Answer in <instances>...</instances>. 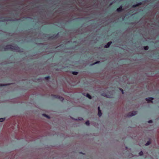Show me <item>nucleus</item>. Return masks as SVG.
Masks as SVG:
<instances>
[{
  "label": "nucleus",
  "mask_w": 159,
  "mask_h": 159,
  "mask_svg": "<svg viewBox=\"0 0 159 159\" xmlns=\"http://www.w3.org/2000/svg\"><path fill=\"white\" fill-rule=\"evenodd\" d=\"M4 49V51H7L9 50L13 51L16 50L17 52H19V48L17 46H13L11 45H7L4 48L3 46H0V51Z\"/></svg>",
  "instance_id": "1"
},
{
  "label": "nucleus",
  "mask_w": 159,
  "mask_h": 159,
  "mask_svg": "<svg viewBox=\"0 0 159 159\" xmlns=\"http://www.w3.org/2000/svg\"><path fill=\"white\" fill-rule=\"evenodd\" d=\"M101 95L104 97H106L107 98H112V95L109 92H107V93L105 92L102 93L101 94Z\"/></svg>",
  "instance_id": "2"
},
{
  "label": "nucleus",
  "mask_w": 159,
  "mask_h": 159,
  "mask_svg": "<svg viewBox=\"0 0 159 159\" xmlns=\"http://www.w3.org/2000/svg\"><path fill=\"white\" fill-rule=\"evenodd\" d=\"M52 96L53 98L59 99L62 102L64 100V98L63 97L58 95L52 94Z\"/></svg>",
  "instance_id": "3"
},
{
  "label": "nucleus",
  "mask_w": 159,
  "mask_h": 159,
  "mask_svg": "<svg viewBox=\"0 0 159 159\" xmlns=\"http://www.w3.org/2000/svg\"><path fill=\"white\" fill-rule=\"evenodd\" d=\"M137 111H133L132 112H129L127 115V116L129 117L132 116L137 114Z\"/></svg>",
  "instance_id": "4"
},
{
  "label": "nucleus",
  "mask_w": 159,
  "mask_h": 159,
  "mask_svg": "<svg viewBox=\"0 0 159 159\" xmlns=\"http://www.w3.org/2000/svg\"><path fill=\"white\" fill-rule=\"evenodd\" d=\"M154 99V98L152 97H149L148 98H146L145 100L147 101L148 103L152 102L153 103L152 100Z\"/></svg>",
  "instance_id": "5"
},
{
  "label": "nucleus",
  "mask_w": 159,
  "mask_h": 159,
  "mask_svg": "<svg viewBox=\"0 0 159 159\" xmlns=\"http://www.w3.org/2000/svg\"><path fill=\"white\" fill-rule=\"evenodd\" d=\"M10 20L8 19L6 17H1L0 18V21L1 22H5L7 21H9Z\"/></svg>",
  "instance_id": "6"
},
{
  "label": "nucleus",
  "mask_w": 159,
  "mask_h": 159,
  "mask_svg": "<svg viewBox=\"0 0 159 159\" xmlns=\"http://www.w3.org/2000/svg\"><path fill=\"white\" fill-rule=\"evenodd\" d=\"M123 6L122 5H120V7L116 9V11L118 12H120L123 10Z\"/></svg>",
  "instance_id": "7"
},
{
  "label": "nucleus",
  "mask_w": 159,
  "mask_h": 159,
  "mask_svg": "<svg viewBox=\"0 0 159 159\" xmlns=\"http://www.w3.org/2000/svg\"><path fill=\"white\" fill-rule=\"evenodd\" d=\"M142 3L141 2H140L138 3L137 4H136L133 5L132 6V7L133 8H135L136 7H138L140 5H142Z\"/></svg>",
  "instance_id": "8"
},
{
  "label": "nucleus",
  "mask_w": 159,
  "mask_h": 159,
  "mask_svg": "<svg viewBox=\"0 0 159 159\" xmlns=\"http://www.w3.org/2000/svg\"><path fill=\"white\" fill-rule=\"evenodd\" d=\"M112 42L111 41L108 42L106 45H105L104 46V48H109L110 46V45L112 43Z\"/></svg>",
  "instance_id": "9"
},
{
  "label": "nucleus",
  "mask_w": 159,
  "mask_h": 159,
  "mask_svg": "<svg viewBox=\"0 0 159 159\" xmlns=\"http://www.w3.org/2000/svg\"><path fill=\"white\" fill-rule=\"evenodd\" d=\"M98 115L99 116V117H101L102 115V113L101 112V110H100V107H98Z\"/></svg>",
  "instance_id": "10"
},
{
  "label": "nucleus",
  "mask_w": 159,
  "mask_h": 159,
  "mask_svg": "<svg viewBox=\"0 0 159 159\" xmlns=\"http://www.w3.org/2000/svg\"><path fill=\"white\" fill-rule=\"evenodd\" d=\"M86 96L89 99H92V97L88 93L86 94Z\"/></svg>",
  "instance_id": "11"
},
{
  "label": "nucleus",
  "mask_w": 159,
  "mask_h": 159,
  "mask_svg": "<svg viewBox=\"0 0 159 159\" xmlns=\"http://www.w3.org/2000/svg\"><path fill=\"white\" fill-rule=\"evenodd\" d=\"M72 74L74 75H77L78 74V72L77 71H74L72 72Z\"/></svg>",
  "instance_id": "12"
},
{
  "label": "nucleus",
  "mask_w": 159,
  "mask_h": 159,
  "mask_svg": "<svg viewBox=\"0 0 159 159\" xmlns=\"http://www.w3.org/2000/svg\"><path fill=\"white\" fill-rule=\"evenodd\" d=\"M151 143V142L150 141H148L145 144L146 146H148Z\"/></svg>",
  "instance_id": "13"
},
{
  "label": "nucleus",
  "mask_w": 159,
  "mask_h": 159,
  "mask_svg": "<svg viewBox=\"0 0 159 159\" xmlns=\"http://www.w3.org/2000/svg\"><path fill=\"white\" fill-rule=\"evenodd\" d=\"M55 39L54 37V35H52L48 39Z\"/></svg>",
  "instance_id": "14"
},
{
  "label": "nucleus",
  "mask_w": 159,
  "mask_h": 159,
  "mask_svg": "<svg viewBox=\"0 0 159 159\" xmlns=\"http://www.w3.org/2000/svg\"><path fill=\"white\" fill-rule=\"evenodd\" d=\"M43 115L46 117V118H48V119H50V117H49V116L48 115H47L46 114H43Z\"/></svg>",
  "instance_id": "15"
},
{
  "label": "nucleus",
  "mask_w": 159,
  "mask_h": 159,
  "mask_svg": "<svg viewBox=\"0 0 159 159\" xmlns=\"http://www.w3.org/2000/svg\"><path fill=\"white\" fill-rule=\"evenodd\" d=\"M143 48L145 50H147L148 49L149 47H148V46H144L143 47Z\"/></svg>",
  "instance_id": "16"
},
{
  "label": "nucleus",
  "mask_w": 159,
  "mask_h": 159,
  "mask_svg": "<svg viewBox=\"0 0 159 159\" xmlns=\"http://www.w3.org/2000/svg\"><path fill=\"white\" fill-rule=\"evenodd\" d=\"M50 77L49 76H48L45 77L44 79L45 80H48L49 79H50Z\"/></svg>",
  "instance_id": "17"
},
{
  "label": "nucleus",
  "mask_w": 159,
  "mask_h": 159,
  "mask_svg": "<svg viewBox=\"0 0 159 159\" xmlns=\"http://www.w3.org/2000/svg\"><path fill=\"white\" fill-rule=\"evenodd\" d=\"M5 120V118H0V122H3Z\"/></svg>",
  "instance_id": "18"
},
{
  "label": "nucleus",
  "mask_w": 159,
  "mask_h": 159,
  "mask_svg": "<svg viewBox=\"0 0 159 159\" xmlns=\"http://www.w3.org/2000/svg\"><path fill=\"white\" fill-rule=\"evenodd\" d=\"M85 124L87 125H89V120H87V121L86 122H85Z\"/></svg>",
  "instance_id": "19"
},
{
  "label": "nucleus",
  "mask_w": 159,
  "mask_h": 159,
  "mask_svg": "<svg viewBox=\"0 0 159 159\" xmlns=\"http://www.w3.org/2000/svg\"><path fill=\"white\" fill-rule=\"evenodd\" d=\"M59 35V33H58L57 34L55 35H54V37L55 39H57Z\"/></svg>",
  "instance_id": "20"
},
{
  "label": "nucleus",
  "mask_w": 159,
  "mask_h": 159,
  "mask_svg": "<svg viewBox=\"0 0 159 159\" xmlns=\"http://www.w3.org/2000/svg\"><path fill=\"white\" fill-rule=\"evenodd\" d=\"M143 153L142 151H141L139 153V155L140 156H142L143 155Z\"/></svg>",
  "instance_id": "21"
},
{
  "label": "nucleus",
  "mask_w": 159,
  "mask_h": 159,
  "mask_svg": "<svg viewBox=\"0 0 159 159\" xmlns=\"http://www.w3.org/2000/svg\"><path fill=\"white\" fill-rule=\"evenodd\" d=\"M152 120H149L148 121V122L149 123H152Z\"/></svg>",
  "instance_id": "22"
},
{
  "label": "nucleus",
  "mask_w": 159,
  "mask_h": 159,
  "mask_svg": "<svg viewBox=\"0 0 159 159\" xmlns=\"http://www.w3.org/2000/svg\"><path fill=\"white\" fill-rule=\"evenodd\" d=\"M5 85L3 84H0V87L3 86Z\"/></svg>",
  "instance_id": "23"
},
{
  "label": "nucleus",
  "mask_w": 159,
  "mask_h": 159,
  "mask_svg": "<svg viewBox=\"0 0 159 159\" xmlns=\"http://www.w3.org/2000/svg\"><path fill=\"white\" fill-rule=\"evenodd\" d=\"M99 62V61H97V62H95V63H94L93 64H97V63H98Z\"/></svg>",
  "instance_id": "24"
},
{
  "label": "nucleus",
  "mask_w": 159,
  "mask_h": 159,
  "mask_svg": "<svg viewBox=\"0 0 159 159\" xmlns=\"http://www.w3.org/2000/svg\"><path fill=\"white\" fill-rule=\"evenodd\" d=\"M122 94H124V92L123 90H122V91H121Z\"/></svg>",
  "instance_id": "25"
},
{
  "label": "nucleus",
  "mask_w": 159,
  "mask_h": 159,
  "mask_svg": "<svg viewBox=\"0 0 159 159\" xmlns=\"http://www.w3.org/2000/svg\"><path fill=\"white\" fill-rule=\"evenodd\" d=\"M113 4V2H111L110 4V6L111 5Z\"/></svg>",
  "instance_id": "26"
},
{
  "label": "nucleus",
  "mask_w": 159,
  "mask_h": 159,
  "mask_svg": "<svg viewBox=\"0 0 159 159\" xmlns=\"http://www.w3.org/2000/svg\"><path fill=\"white\" fill-rule=\"evenodd\" d=\"M120 90L121 91H122V90H123V89H122L121 88H120Z\"/></svg>",
  "instance_id": "27"
},
{
  "label": "nucleus",
  "mask_w": 159,
  "mask_h": 159,
  "mask_svg": "<svg viewBox=\"0 0 159 159\" xmlns=\"http://www.w3.org/2000/svg\"><path fill=\"white\" fill-rule=\"evenodd\" d=\"M79 120H83V118H81V119H79Z\"/></svg>",
  "instance_id": "28"
},
{
  "label": "nucleus",
  "mask_w": 159,
  "mask_h": 159,
  "mask_svg": "<svg viewBox=\"0 0 159 159\" xmlns=\"http://www.w3.org/2000/svg\"><path fill=\"white\" fill-rule=\"evenodd\" d=\"M85 93H83V94L84 95H85Z\"/></svg>",
  "instance_id": "29"
},
{
  "label": "nucleus",
  "mask_w": 159,
  "mask_h": 159,
  "mask_svg": "<svg viewBox=\"0 0 159 159\" xmlns=\"http://www.w3.org/2000/svg\"><path fill=\"white\" fill-rule=\"evenodd\" d=\"M80 18H77V19H79Z\"/></svg>",
  "instance_id": "30"
}]
</instances>
